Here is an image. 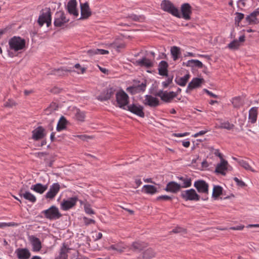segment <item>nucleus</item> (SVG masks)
I'll return each mask as SVG.
<instances>
[{"label": "nucleus", "mask_w": 259, "mask_h": 259, "mask_svg": "<svg viewBox=\"0 0 259 259\" xmlns=\"http://www.w3.org/2000/svg\"><path fill=\"white\" fill-rule=\"evenodd\" d=\"M125 249V247L121 243L113 244L108 247V250H113L119 253L123 252Z\"/></svg>", "instance_id": "36"}, {"label": "nucleus", "mask_w": 259, "mask_h": 259, "mask_svg": "<svg viewBox=\"0 0 259 259\" xmlns=\"http://www.w3.org/2000/svg\"><path fill=\"white\" fill-rule=\"evenodd\" d=\"M111 46L118 52H119L121 49L124 48L125 46L124 43H120L118 45L116 43H113L111 45Z\"/></svg>", "instance_id": "49"}, {"label": "nucleus", "mask_w": 259, "mask_h": 259, "mask_svg": "<svg viewBox=\"0 0 259 259\" xmlns=\"http://www.w3.org/2000/svg\"><path fill=\"white\" fill-rule=\"evenodd\" d=\"M236 16L235 18V23L239 25L240 22L244 18V15L243 14L238 12H236Z\"/></svg>", "instance_id": "47"}, {"label": "nucleus", "mask_w": 259, "mask_h": 259, "mask_svg": "<svg viewBox=\"0 0 259 259\" xmlns=\"http://www.w3.org/2000/svg\"><path fill=\"white\" fill-rule=\"evenodd\" d=\"M135 86L138 93L144 92L146 90L147 81L144 80L141 83L135 85Z\"/></svg>", "instance_id": "44"}, {"label": "nucleus", "mask_w": 259, "mask_h": 259, "mask_svg": "<svg viewBox=\"0 0 259 259\" xmlns=\"http://www.w3.org/2000/svg\"><path fill=\"white\" fill-rule=\"evenodd\" d=\"M115 92V90L113 88L108 89L98 97V99L101 101L107 100L113 96Z\"/></svg>", "instance_id": "21"}, {"label": "nucleus", "mask_w": 259, "mask_h": 259, "mask_svg": "<svg viewBox=\"0 0 259 259\" xmlns=\"http://www.w3.org/2000/svg\"><path fill=\"white\" fill-rule=\"evenodd\" d=\"M204 81V80L203 78H194L188 84L186 92L188 93L189 91L200 87L201 83Z\"/></svg>", "instance_id": "19"}, {"label": "nucleus", "mask_w": 259, "mask_h": 259, "mask_svg": "<svg viewBox=\"0 0 259 259\" xmlns=\"http://www.w3.org/2000/svg\"><path fill=\"white\" fill-rule=\"evenodd\" d=\"M172 77H168L165 81L162 82V85L163 87L167 88L168 86V85L172 82Z\"/></svg>", "instance_id": "59"}, {"label": "nucleus", "mask_w": 259, "mask_h": 259, "mask_svg": "<svg viewBox=\"0 0 259 259\" xmlns=\"http://www.w3.org/2000/svg\"><path fill=\"white\" fill-rule=\"evenodd\" d=\"M58 108V105L55 103H52L50 106L46 109L47 114L51 113L52 112L55 111Z\"/></svg>", "instance_id": "46"}, {"label": "nucleus", "mask_w": 259, "mask_h": 259, "mask_svg": "<svg viewBox=\"0 0 259 259\" xmlns=\"http://www.w3.org/2000/svg\"><path fill=\"white\" fill-rule=\"evenodd\" d=\"M45 129L42 126H39L32 131V139L34 140H38L43 138L45 134Z\"/></svg>", "instance_id": "23"}, {"label": "nucleus", "mask_w": 259, "mask_h": 259, "mask_svg": "<svg viewBox=\"0 0 259 259\" xmlns=\"http://www.w3.org/2000/svg\"><path fill=\"white\" fill-rule=\"evenodd\" d=\"M128 18H131L134 21H139L142 18V17L140 16H137L135 14H132L131 15L128 16Z\"/></svg>", "instance_id": "58"}, {"label": "nucleus", "mask_w": 259, "mask_h": 259, "mask_svg": "<svg viewBox=\"0 0 259 259\" xmlns=\"http://www.w3.org/2000/svg\"><path fill=\"white\" fill-rule=\"evenodd\" d=\"M143 191L147 194H154L157 192V189L153 185H146L143 187Z\"/></svg>", "instance_id": "37"}, {"label": "nucleus", "mask_w": 259, "mask_h": 259, "mask_svg": "<svg viewBox=\"0 0 259 259\" xmlns=\"http://www.w3.org/2000/svg\"><path fill=\"white\" fill-rule=\"evenodd\" d=\"M181 189L179 184L174 181H171L167 184L164 190L168 192L176 193L180 191Z\"/></svg>", "instance_id": "17"}, {"label": "nucleus", "mask_w": 259, "mask_h": 259, "mask_svg": "<svg viewBox=\"0 0 259 259\" xmlns=\"http://www.w3.org/2000/svg\"><path fill=\"white\" fill-rule=\"evenodd\" d=\"M77 3L76 0H70L67 4V10L68 13L75 17L78 16V13L76 9Z\"/></svg>", "instance_id": "22"}, {"label": "nucleus", "mask_w": 259, "mask_h": 259, "mask_svg": "<svg viewBox=\"0 0 259 259\" xmlns=\"http://www.w3.org/2000/svg\"><path fill=\"white\" fill-rule=\"evenodd\" d=\"M181 11L182 15L181 18L189 20L191 19V14H192V7L188 3H184L181 5Z\"/></svg>", "instance_id": "12"}, {"label": "nucleus", "mask_w": 259, "mask_h": 259, "mask_svg": "<svg viewBox=\"0 0 259 259\" xmlns=\"http://www.w3.org/2000/svg\"><path fill=\"white\" fill-rule=\"evenodd\" d=\"M128 100V96L123 90H120L116 93V101L119 108L126 110Z\"/></svg>", "instance_id": "5"}, {"label": "nucleus", "mask_w": 259, "mask_h": 259, "mask_svg": "<svg viewBox=\"0 0 259 259\" xmlns=\"http://www.w3.org/2000/svg\"><path fill=\"white\" fill-rule=\"evenodd\" d=\"M31 190H33L34 191L39 193L42 194L45 191H46L48 189L47 185H42L40 183H37L35 185H32L31 188Z\"/></svg>", "instance_id": "30"}, {"label": "nucleus", "mask_w": 259, "mask_h": 259, "mask_svg": "<svg viewBox=\"0 0 259 259\" xmlns=\"http://www.w3.org/2000/svg\"><path fill=\"white\" fill-rule=\"evenodd\" d=\"M155 252L151 248L145 250L143 253V259H151L155 256Z\"/></svg>", "instance_id": "39"}, {"label": "nucleus", "mask_w": 259, "mask_h": 259, "mask_svg": "<svg viewBox=\"0 0 259 259\" xmlns=\"http://www.w3.org/2000/svg\"><path fill=\"white\" fill-rule=\"evenodd\" d=\"M18 259H28L31 256L29 250L26 248H18L15 250Z\"/></svg>", "instance_id": "15"}, {"label": "nucleus", "mask_w": 259, "mask_h": 259, "mask_svg": "<svg viewBox=\"0 0 259 259\" xmlns=\"http://www.w3.org/2000/svg\"><path fill=\"white\" fill-rule=\"evenodd\" d=\"M37 22L40 27L42 26L45 23L47 27L51 25V12L50 8H46L41 11Z\"/></svg>", "instance_id": "2"}, {"label": "nucleus", "mask_w": 259, "mask_h": 259, "mask_svg": "<svg viewBox=\"0 0 259 259\" xmlns=\"http://www.w3.org/2000/svg\"><path fill=\"white\" fill-rule=\"evenodd\" d=\"M29 240L32 246V250L33 251H39L41 248V243L39 239L34 236H29Z\"/></svg>", "instance_id": "20"}, {"label": "nucleus", "mask_w": 259, "mask_h": 259, "mask_svg": "<svg viewBox=\"0 0 259 259\" xmlns=\"http://www.w3.org/2000/svg\"><path fill=\"white\" fill-rule=\"evenodd\" d=\"M74 68H76V69H80V71H77V73L78 74H79V73H81V74H83L85 72V70H86V69L84 67H81L80 65L79 64L77 63V64H76L74 66Z\"/></svg>", "instance_id": "55"}, {"label": "nucleus", "mask_w": 259, "mask_h": 259, "mask_svg": "<svg viewBox=\"0 0 259 259\" xmlns=\"http://www.w3.org/2000/svg\"><path fill=\"white\" fill-rule=\"evenodd\" d=\"M161 7L163 11L178 18H181L179 10L169 1L163 0L161 4Z\"/></svg>", "instance_id": "4"}, {"label": "nucleus", "mask_w": 259, "mask_h": 259, "mask_svg": "<svg viewBox=\"0 0 259 259\" xmlns=\"http://www.w3.org/2000/svg\"><path fill=\"white\" fill-rule=\"evenodd\" d=\"M126 91L127 92L131 93L132 94H135L136 93H138L137 90H136V88L135 85L132 87H128L126 89Z\"/></svg>", "instance_id": "56"}, {"label": "nucleus", "mask_w": 259, "mask_h": 259, "mask_svg": "<svg viewBox=\"0 0 259 259\" xmlns=\"http://www.w3.org/2000/svg\"><path fill=\"white\" fill-rule=\"evenodd\" d=\"M77 200L76 197H70L66 200L63 199L61 203V208L63 210H67L74 206Z\"/></svg>", "instance_id": "10"}, {"label": "nucleus", "mask_w": 259, "mask_h": 259, "mask_svg": "<svg viewBox=\"0 0 259 259\" xmlns=\"http://www.w3.org/2000/svg\"><path fill=\"white\" fill-rule=\"evenodd\" d=\"M16 105V103L12 100L9 99L5 104V106L6 107H12Z\"/></svg>", "instance_id": "54"}, {"label": "nucleus", "mask_w": 259, "mask_h": 259, "mask_svg": "<svg viewBox=\"0 0 259 259\" xmlns=\"http://www.w3.org/2000/svg\"><path fill=\"white\" fill-rule=\"evenodd\" d=\"M84 210L87 213H88L89 214H94V210L92 209L90 205L89 204H85L84 205Z\"/></svg>", "instance_id": "53"}, {"label": "nucleus", "mask_w": 259, "mask_h": 259, "mask_svg": "<svg viewBox=\"0 0 259 259\" xmlns=\"http://www.w3.org/2000/svg\"><path fill=\"white\" fill-rule=\"evenodd\" d=\"M177 178L180 180L182 183H180L181 188H186L190 187L192 185V179L187 176L178 177Z\"/></svg>", "instance_id": "25"}, {"label": "nucleus", "mask_w": 259, "mask_h": 259, "mask_svg": "<svg viewBox=\"0 0 259 259\" xmlns=\"http://www.w3.org/2000/svg\"><path fill=\"white\" fill-rule=\"evenodd\" d=\"M232 104L234 108H239L243 105V103L240 97H236L232 99Z\"/></svg>", "instance_id": "42"}, {"label": "nucleus", "mask_w": 259, "mask_h": 259, "mask_svg": "<svg viewBox=\"0 0 259 259\" xmlns=\"http://www.w3.org/2000/svg\"><path fill=\"white\" fill-rule=\"evenodd\" d=\"M183 65L191 67H197L199 68H202L203 66L202 63L201 61L198 60L193 59L189 60L187 62H183Z\"/></svg>", "instance_id": "31"}, {"label": "nucleus", "mask_w": 259, "mask_h": 259, "mask_svg": "<svg viewBox=\"0 0 259 259\" xmlns=\"http://www.w3.org/2000/svg\"><path fill=\"white\" fill-rule=\"evenodd\" d=\"M223 188L220 186H214L212 192V197L218 198L222 194Z\"/></svg>", "instance_id": "41"}, {"label": "nucleus", "mask_w": 259, "mask_h": 259, "mask_svg": "<svg viewBox=\"0 0 259 259\" xmlns=\"http://www.w3.org/2000/svg\"><path fill=\"white\" fill-rule=\"evenodd\" d=\"M239 45V41L237 40H234L228 45V48L230 49H237Z\"/></svg>", "instance_id": "48"}, {"label": "nucleus", "mask_w": 259, "mask_h": 259, "mask_svg": "<svg viewBox=\"0 0 259 259\" xmlns=\"http://www.w3.org/2000/svg\"><path fill=\"white\" fill-rule=\"evenodd\" d=\"M87 54L90 57H92L95 55L98 54V52L96 49H91L87 51Z\"/></svg>", "instance_id": "60"}, {"label": "nucleus", "mask_w": 259, "mask_h": 259, "mask_svg": "<svg viewBox=\"0 0 259 259\" xmlns=\"http://www.w3.org/2000/svg\"><path fill=\"white\" fill-rule=\"evenodd\" d=\"M143 103L145 105L149 106L151 107H155L159 105V101L157 98L151 95H147L145 96Z\"/></svg>", "instance_id": "14"}, {"label": "nucleus", "mask_w": 259, "mask_h": 259, "mask_svg": "<svg viewBox=\"0 0 259 259\" xmlns=\"http://www.w3.org/2000/svg\"><path fill=\"white\" fill-rule=\"evenodd\" d=\"M233 159L238 162L239 165L243 167L247 170H250L252 172H256V171L252 168L250 163L248 161H246L243 159H237L236 158L233 157Z\"/></svg>", "instance_id": "32"}, {"label": "nucleus", "mask_w": 259, "mask_h": 259, "mask_svg": "<svg viewBox=\"0 0 259 259\" xmlns=\"http://www.w3.org/2000/svg\"><path fill=\"white\" fill-rule=\"evenodd\" d=\"M182 232H186V230L180 227H177L174 229H173L171 232L174 233H178Z\"/></svg>", "instance_id": "62"}, {"label": "nucleus", "mask_w": 259, "mask_h": 259, "mask_svg": "<svg viewBox=\"0 0 259 259\" xmlns=\"http://www.w3.org/2000/svg\"><path fill=\"white\" fill-rule=\"evenodd\" d=\"M97 51L98 52V54L104 55V54H107L109 53V52L107 50H103V49H97Z\"/></svg>", "instance_id": "64"}, {"label": "nucleus", "mask_w": 259, "mask_h": 259, "mask_svg": "<svg viewBox=\"0 0 259 259\" xmlns=\"http://www.w3.org/2000/svg\"><path fill=\"white\" fill-rule=\"evenodd\" d=\"M67 72H74V71L68 68L62 67L60 68H58L57 69H55L52 70L51 74L61 76L65 75V73Z\"/></svg>", "instance_id": "28"}, {"label": "nucleus", "mask_w": 259, "mask_h": 259, "mask_svg": "<svg viewBox=\"0 0 259 259\" xmlns=\"http://www.w3.org/2000/svg\"><path fill=\"white\" fill-rule=\"evenodd\" d=\"M256 16L257 14L256 11H254L252 13H251L250 15L247 16V17H246V20L249 24H251V23H255L257 20Z\"/></svg>", "instance_id": "43"}, {"label": "nucleus", "mask_w": 259, "mask_h": 259, "mask_svg": "<svg viewBox=\"0 0 259 259\" xmlns=\"http://www.w3.org/2000/svg\"><path fill=\"white\" fill-rule=\"evenodd\" d=\"M194 187L198 193L205 194L204 197H202V200L205 201L208 199L207 195L208 194L209 186L205 181L202 180L196 181L194 183Z\"/></svg>", "instance_id": "3"}, {"label": "nucleus", "mask_w": 259, "mask_h": 259, "mask_svg": "<svg viewBox=\"0 0 259 259\" xmlns=\"http://www.w3.org/2000/svg\"><path fill=\"white\" fill-rule=\"evenodd\" d=\"M168 63L165 61H161L158 65L159 74L162 76H168Z\"/></svg>", "instance_id": "26"}, {"label": "nucleus", "mask_w": 259, "mask_h": 259, "mask_svg": "<svg viewBox=\"0 0 259 259\" xmlns=\"http://www.w3.org/2000/svg\"><path fill=\"white\" fill-rule=\"evenodd\" d=\"M17 224L14 222L10 223H0V228H3L7 227H13L16 226Z\"/></svg>", "instance_id": "50"}, {"label": "nucleus", "mask_w": 259, "mask_h": 259, "mask_svg": "<svg viewBox=\"0 0 259 259\" xmlns=\"http://www.w3.org/2000/svg\"><path fill=\"white\" fill-rule=\"evenodd\" d=\"M143 109L142 106L136 104H130L126 107V110L141 117H144L145 116Z\"/></svg>", "instance_id": "9"}, {"label": "nucleus", "mask_w": 259, "mask_h": 259, "mask_svg": "<svg viewBox=\"0 0 259 259\" xmlns=\"http://www.w3.org/2000/svg\"><path fill=\"white\" fill-rule=\"evenodd\" d=\"M80 9L81 17L79 18V19H87L91 15L92 12L91 11L88 3L86 2L84 4H81Z\"/></svg>", "instance_id": "16"}, {"label": "nucleus", "mask_w": 259, "mask_h": 259, "mask_svg": "<svg viewBox=\"0 0 259 259\" xmlns=\"http://www.w3.org/2000/svg\"><path fill=\"white\" fill-rule=\"evenodd\" d=\"M178 94L174 92H167L166 91L163 92L162 90H160L155 94L156 96L160 97L161 100L166 103L170 102Z\"/></svg>", "instance_id": "8"}, {"label": "nucleus", "mask_w": 259, "mask_h": 259, "mask_svg": "<svg viewBox=\"0 0 259 259\" xmlns=\"http://www.w3.org/2000/svg\"><path fill=\"white\" fill-rule=\"evenodd\" d=\"M258 115V107H252L249 111L248 119L251 123L256 122Z\"/></svg>", "instance_id": "27"}, {"label": "nucleus", "mask_w": 259, "mask_h": 259, "mask_svg": "<svg viewBox=\"0 0 259 259\" xmlns=\"http://www.w3.org/2000/svg\"><path fill=\"white\" fill-rule=\"evenodd\" d=\"M203 91L207 94H208V95H209L210 97H213V98H217L218 97V96L215 94H214L213 93H212V92H210L209 91H208V90L206 89H204L203 90Z\"/></svg>", "instance_id": "63"}, {"label": "nucleus", "mask_w": 259, "mask_h": 259, "mask_svg": "<svg viewBox=\"0 0 259 259\" xmlns=\"http://www.w3.org/2000/svg\"><path fill=\"white\" fill-rule=\"evenodd\" d=\"M234 180L237 183V185L240 187H243L245 186V184L244 182H243L242 180H240L239 179H238L237 177L234 178Z\"/></svg>", "instance_id": "57"}, {"label": "nucleus", "mask_w": 259, "mask_h": 259, "mask_svg": "<svg viewBox=\"0 0 259 259\" xmlns=\"http://www.w3.org/2000/svg\"><path fill=\"white\" fill-rule=\"evenodd\" d=\"M41 213L44 215L46 218L50 220H57L62 216L59 209L54 205L51 206L46 210H43Z\"/></svg>", "instance_id": "6"}, {"label": "nucleus", "mask_w": 259, "mask_h": 259, "mask_svg": "<svg viewBox=\"0 0 259 259\" xmlns=\"http://www.w3.org/2000/svg\"><path fill=\"white\" fill-rule=\"evenodd\" d=\"M70 249V248L67 247L65 243H63L60 250L59 255L56 259H67L68 257L67 253Z\"/></svg>", "instance_id": "29"}, {"label": "nucleus", "mask_w": 259, "mask_h": 259, "mask_svg": "<svg viewBox=\"0 0 259 259\" xmlns=\"http://www.w3.org/2000/svg\"><path fill=\"white\" fill-rule=\"evenodd\" d=\"M148 244L144 242H134L132 244V247L134 251L138 250L139 251L147 247Z\"/></svg>", "instance_id": "35"}, {"label": "nucleus", "mask_w": 259, "mask_h": 259, "mask_svg": "<svg viewBox=\"0 0 259 259\" xmlns=\"http://www.w3.org/2000/svg\"><path fill=\"white\" fill-rule=\"evenodd\" d=\"M136 63L138 65L141 67H146L147 68H150L153 66V63L146 57L137 60Z\"/></svg>", "instance_id": "33"}, {"label": "nucleus", "mask_w": 259, "mask_h": 259, "mask_svg": "<svg viewBox=\"0 0 259 259\" xmlns=\"http://www.w3.org/2000/svg\"><path fill=\"white\" fill-rule=\"evenodd\" d=\"M180 196L186 201H197L200 199V196L197 193L194 189L182 191Z\"/></svg>", "instance_id": "7"}, {"label": "nucleus", "mask_w": 259, "mask_h": 259, "mask_svg": "<svg viewBox=\"0 0 259 259\" xmlns=\"http://www.w3.org/2000/svg\"><path fill=\"white\" fill-rule=\"evenodd\" d=\"M172 199V197L167 195H161L157 197L156 198V200L160 201V200H171Z\"/></svg>", "instance_id": "51"}, {"label": "nucleus", "mask_w": 259, "mask_h": 259, "mask_svg": "<svg viewBox=\"0 0 259 259\" xmlns=\"http://www.w3.org/2000/svg\"><path fill=\"white\" fill-rule=\"evenodd\" d=\"M60 189V186L58 183H54L50 186L49 191L46 193L45 197L46 198L50 199H53Z\"/></svg>", "instance_id": "13"}, {"label": "nucleus", "mask_w": 259, "mask_h": 259, "mask_svg": "<svg viewBox=\"0 0 259 259\" xmlns=\"http://www.w3.org/2000/svg\"><path fill=\"white\" fill-rule=\"evenodd\" d=\"M228 162L224 159H222V160H221V162L217 164L215 172L225 176L226 175L225 171L228 169Z\"/></svg>", "instance_id": "18"}, {"label": "nucleus", "mask_w": 259, "mask_h": 259, "mask_svg": "<svg viewBox=\"0 0 259 259\" xmlns=\"http://www.w3.org/2000/svg\"><path fill=\"white\" fill-rule=\"evenodd\" d=\"M190 75L189 74H187L185 75L184 77L176 78L175 79V81L177 84H179L180 86L184 87L186 85L187 82H188Z\"/></svg>", "instance_id": "38"}, {"label": "nucleus", "mask_w": 259, "mask_h": 259, "mask_svg": "<svg viewBox=\"0 0 259 259\" xmlns=\"http://www.w3.org/2000/svg\"><path fill=\"white\" fill-rule=\"evenodd\" d=\"M24 187H22L20 189L19 193V195L21 197L23 196L26 200H28L32 203H34L36 201L35 196L29 191H25L24 192Z\"/></svg>", "instance_id": "24"}, {"label": "nucleus", "mask_w": 259, "mask_h": 259, "mask_svg": "<svg viewBox=\"0 0 259 259\" xmlns=\"http://www.w3.org/2000/svg\"><path fill=\"white\" fill-rule=\"evenodd\" d=\"M68 21L69 19L66 18L64 13L60 11L55 15L54 24L56 27H61Z\"/></svg>", "instance_id": "11"}, {"label": "nucleus", "mask_w": 259, "mask_h": 259, "mask_svg": "<svg viewBox=\"0 0 259 259\" xmlns=\"http://www.w3.org/2000/svg\"><path fill=\"white\" fill-rule=\"evenodd\" d=\"M85 113L77 109L75 113V117L76 119L80 121H83L85 118Z\"/></svg>", "instance_id": "45"}, {"label": "nucleus", "mask_w": 259, "mask_h": 259, "mask_svg": "<svg viewBox=\"0 0 259 259\" xmlns=\"http://www.w3.org/2000/svg\"><path fill=\"white\" fill-rule=\"evenodd\" d=\"M83 220H84V222L86 225H89L91 224L95 223V221L93 219H88L86 217H84L83 218Z\"/></svg>", "instance_id": "61"}, {"label": "nucleus", "mask_w": 259, "mask_h": 259, "mask_svg": "<svg viewBox=\"0 0 259 259\" xmlns=\"http://www.w3.org/2000/svg\"><path fill=\"white\" fill-rule=\"evenodd\" d=\"M9 45L11 50L17 52L25 48L26 41L20 36H14L9 40Z\"/></svg>", "instance_id": "1"}, {"label": "nucleus", "mask_w": 259, "mask_h": 259, "mask_svg": "<svg viewBox=\"0 0 259 259\" xmlns=\"http://www.w3.org/2000/svg\"><path fill=\"white\" fill-rule=\"evenodd\" d=\"M68 123L67 120L64 116H61L60 118L56 127L58 132L62 131L66 128V125Z\"/></svg>", "instance_id": "34"}, {"label": "nucleus", "mask_w": 259, "mask_h": 259, "mask_svg": "<svg viewBox=\"0 0 259 259\" xmlns=\"http://www.w3.org/2000/svg\"><path fill=\"white\" fill-rule=\"evenodd\" d=\"M233 124H230L228 122H224L221 124V127L227 130H231L233 128Z\"/></svg>", "instance_id": "52"}, {"label": "nucleus", "mask_w": 259, "mask_h": 259, "mask_svg": "<svg viewBox=\"0 0 259 259\" xmlns=\"http://www.w3.org/2000/svg\"><path fill=\"white\" fill-rule=\"evenodd\" d=\"M170 53L172 55L173 60L176 61L178 59L179 55L181 54L180 49L176 46H174L171 48Z\"/></svg>", "instance_id": "40"}]
</instances>
